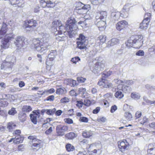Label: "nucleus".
I'll use <instances>...</instances> for the list:
<instances>
[{
	"mask_svg": "<svg viewBox=\"0 0 155 155\" xmlns=\"http://www.w3.org/2000/svg\"><path fill=\"white\" fill-rule=\"evenodd\" d=\"M49 37L48 34L43 33L40 40L38 38L33 39L31 45L32 48L40 53L46 52L51 48Z\"/></svg>",
	"mask_w": 155,
	"mask_h": 155,
	"instance_id": "1",
	"label": "nucleus"
},
{
	"mask_svg": "<svg viewBox=\"0 0 155 155\" xmlns=\"http://www.w3.org/2000/svg\"><path fill=\"white\" fill-rule=\"evenodd\" d=\"M78 28L75 24V20L74 19L69 18L67 21L66 27L63 25L61 23L56 28L58 35H61L63 32L65 33V30L67 31L69 37L71 38L77 33Z\"/></svg>",
	"mask_w": 155,
	"mask_h": 155,
	"instance_id": "2",
	"label": "nucleus"
},
{
	"mask_svg": "<svg viewBox=\"0 0 155 155\" xmlns=\"http://www.w3.org/2000/svg\"><path fill=\"white\" fill-rule=\"evenodd\" d=\"M143 37L141 35H135L132 36L125 43L126 46L128 47L139 48L142 45Z\"/></svg>",
	"mask_w": 155,
	"mask_h": 155,
	"instance_id": "3",
	"label": "nucleus"
},
{
	"mask_svg": "<svg viewBox=\"0 0 155 155\" xmlns=\"http://www.w3.org/2000/svg\"><path fill=\"white\" fill-rule=\"evenodd\" d=\"M96 15L95 18L97 20H100L96 23L97 26L99 30L103 31L106 28V22L103 21L101 20L105 18L107 15V13L105 11H97L96 12Z\"/></svg>",
	"mask_w": 155,
	"mask_h": 155,
	"instance_id": "4",
	"label": "nucleus"
},
{
	"mask_svg": "<svg viewBox=\"0 0 155 155\" xmlns=\"http://www.w3.org/2000/svg\"><path fill=\"white\" fill-rule=\"evenodd\" d=\"M36 21L33 19L26 20L25 21L23 27L25 30L27 31H32L37 25Z\"/></svg>",
	"mask_w": 155,
	"mask_h": 155,
	"instance_id": "5",
	"label": "nucleus"
},
{
	"mask_svg": "<svg viewBox=\"0 0 155 155\" xmlns=\"http://www.w3.org/2000/svg\"><path fill=\"white\" fill-rule=\"evenodd\" d=\"M104 67V61L102 60L100 62H96L93 66L91 67L90 69L93 73L96 74L103 71Z\"/></svg>",
	"mask_w": 155,
	"mask_h": 155,
	"instance_id": "6",
	"label": "nucleus"
},
{
	"mask_svg": "<svg viewBox=\"0 0 155 155\" xmlns=\"http://www.w3.org/2000/svg\"><path fill=\"white\" fill-rule=\"evenodd\" d=\"M78 40L77 42L78 48L81 50L85 49L86 46L85 44L86 39L85 36L82 34H80Z\"/></svg>",
	"mask_w": 155,
	"mask_h": 155,
	"instance_id": "7",
	"label": "nucleus"
},
{
	"mask_svg": "<svg viewBox=\"0 0 155 155\" xmlns=\"http://www.w3.org/2000/svg\"><path fill=\"white\" fill-rule=\"evenodd\" d=\"M107 74L104 73H103L102 74V78L98 82V84L101 86L102 87L104 88L109 87L111 86V84L109 83L108 81L105 79L107 77Z\"/></svg>",
	"mask_w": 155,
	"mask_h": 155,
	"instance_id": "8",
	"label": "nucleus"
},
{
	"mask_svg": "<svg viewBox=\"0 0 155 155\" xmlns=\"http://www.w3.org/2000/svg\"><path fill=\"white\" fill-rule=\"evenodd\" d=\"M14 37L15 35L14 34H11L8 36L7 35H6L5 38L2 41V45L3 47V48L5 49L9 47V41L12 40L14 39Z\"/></svg>",
	"mask_w": 155,
	"mask_h": 155,
	"instance_id": "9",
	"label": "nucleus"
},
{
	"mask_svg": "<svg viewBox=\"0 0 155 155\" xmlns=\"http://www.w3.org/2000/svg\"><path fill=\"white\" fill-rule=\"evenodd\" d=\"M128 24L127 21L125 20H122L118 22L116 24V29L119 31L124 30L128 27Z\"/></svg>",
	"mask_w": 155,
	"mask_h": 155,
	"instance_id": "10",
	"label": "nucleus"
},
{
	"mask_svg": "<svg viewBox=\"0 0 155 155\" xmlns=\"http://www.w3.org/2000/svg\"><path fill=\"white\" fill-rule=\"evenodd\" d=\"M88 15L86 14L84 16V18H82L78 22V24L81 25L82 28H84L87 26V25L89 24V22L92 19V17L90 16L88 17Z\"/></svg>",
	"mask_w": 155,
	"mask_h": 155,
	"instance_id": "11",
	"label": "nucleus"
},
{
	"mask_svg": "<svg viewBox=\"0 0 155 155\" xmlns=\"http://www.w3.org/2000/svg\"><path fill=\"white\" fill-rule=\"evenodd\" d=\"M25 40L24 37L18 36L15 38L14 43L18 48L20 49L23 47Z\"/></svg>",
	"mask_w": 155,
	"mask_h": 155,
	"instance_id": "12",
	"label": "nucleus"
},
{
	"mask_svg": "<svg viewBox=\"0 0 155 155\" xmlns=\"http://www.w3.org/2000/svg\"><path fill=\"white\" fill-rule=\"evenodd\" d=\"M118 144L120 150L122 152L124 151L125 150H127L129 146V143L126 140H124L121 141H118Z\"/></svg>",
	"mask_w": 155,
	"mask_h": 155,
	"instance_id": "13",
	"label": "nucleus"
},
{
	"mask_svg": "<svg viewBox=\"0 0 155 155\" xmlns=\"http://www.w3.org/2000/svg\"><path fill=\"white\" fill-rule=\"evenodd\" d=\"M68 129V127L66 126L58 125L56 127V131L59 136H63L64 134L65 131Z\"/></svg>",
	"mask_w": 155,
	"mask_h": 155,
	"instance_id": "14",
	"label": "nucleus"
},
{
	"mask_svg": "<svg viewBox=\"0 0 155 155\" xmlns=\"http://www.w3.org/2000/svg\"><path fill=\"white\" fill-rule=\"evenodd\" d=\"M40 111L39 110L33 111L30 115V117L31 121L35 124H36L37 122V118L40 116Z\"/></svg>",
	"mask_w": 155,
	"mask_h": 155,
	"instance_id": "15",
	"label": "nucleus"
},
{
	"mask_svg": "<svg viewBox=\"0 0 155 155\" xmlns=\"http://www.w3.org/2000/svg\"><path fill=\"white\" fill-rule=\"evenodd\" d=\"M117 89L120 91L121 90L124 92L125 93H130L131 91V87L127 85H125V84H117Z\"/></svg>",
	"mask_w": 155,
	"mask_h": 155,
	"instance_id": "16",
	"label": "nucleus"
},
{
	"mask_svg": "<svg viewBox=\"0 0 155 155\" xmlns=\"http://www.w3.org/2000/svg\"><path fill=\"white\" fill-rule=\"evenodd\" d=\"M129 7L128 4L125 5L124 6L120 12L121 17L123 18H127L128 16V11Z\"/></svg>",
	"mask_w": 155,
	"mask_h": 155,
	"instance_id": "17",
	"label": "nucleus"
},
{
	"mask_svg": "<svg viewBox=\"0 0 155 155\" xmlns=\"http://www.w3.org/2000/svg\"><path fill=\"white\" fill-rule=\"evenodd\" d=\"M41 5L43 8L47 6L48 7L53 8L54 7L55 4L50 1L41 0L40 3Z\"/></svg>",
	"mask_w": 155,
	"mask_h": 155,
	"instance_id": "18",
	"label": "nucleus"
},
{
	"mask_svg": "<svg viewBox=\"0 0 155 155\" xmlns=\"http://www.w3.org/2000/svg\"><path fill=\"white\" fill-rule=\"evenodd\" d=\"M114 82L117 84H122L131 85L134 84V81L131 80H120L119 79H116L114 80Z\"/></svg>",
	"mask_w": 155,
	"mask_h": 155,
	"instance_id": "19",
	"label": "nucleus"
},
{
	"mask_svg": "<svg viewBox=\"0 0 155 155\" xmlns=\"http://www.w3.org/2000/svg\"><path fill=\"white\" fill-rule=\"evenodd\" d=\"M120 12L118 11L112 12L111 13V19L112 21H117L120 19Z\"/></svg>",
	"mask_w": 155,
	"mask_h": 155,
	"instance_id": "20",
	"label": "nucleus"
},
{
	"mask_svg": "<svg viewBox=\"0 0 155 155\" xmlns=\"http://www.w3.org/2000/svg\"><path fill=\"white\" fill-rule=\"evenodd\" d=\"M148 148L147 152L148 155H155V144H150Z\"/></svg>",
	"mask_w": 155,
	"mask_h": 155,
	"instance_id": "21",
	"label": "nucleus"
},
{
	"mask_svg": "<svg viewBox=\"0 0 155 155\" xmlns=\"http://www.w3.org/2000/svg\"><path fill=\"white\" fill-rule=\"evenodd\" d=\"M14 64L12 63V62H10L5 60L1 65V68L2 69L4 68L5 69L7 68H11Z\"/></svg>",
	"mask_w": 155,
	"mask_h": 155,
	"instance_id": "22",
	"label": "nucleus"
},
{
	"mask_svg": "<svg viewBox=\"0 0 155 155\" xmlns=\"http://www.w3.org/2000/svg\"><path fill=\"white\" fill-rule=\"evenodd\" d=\"M7 30V25L6 24L3 23L2 27L0 30V39L2 38L6 33Z\"/></svg>",
	"mask_w": 155,
	"mask_h": 155,
	"instance_id": "23",
	"label": "nucleus"
},
{
	"mask_svg": "<svg viewBox=\"0 0 155 155\" xmlns=\"http://www.w3.org/2000/svg\"><path fill=\"white\" fill-rule=\"evenodd\" d=\"M28 138L31 140L30 142L31 143H42L41 140L36 138L35 136H30L28 137Z\"/></svg>",
	"mask_w": 155,
	"mask_h": 155,
	"instance_id": "24",
	"label": "nucleus"
},
{
	"mask_svg": "<svg viewBox=\"0 0 155 155\" xmlns=\"http://www.w3.org/2000/svg\"><path fill=\"white\" fill-rule=\"evenodd\" d=\"M119 42V39L115 38H114L108 41L107 46L108 47L113 46L118 43Z\"/></svg>",
	"mask_w": 155,
	"mask_h": 155,
	"instance_id": "25",
	"label": "nucleus"
},
{
	"mask_svg": "<svg viewBox=\"0 0 155 155\" xmlns=\"http://www.w3.org/2000/svg\"><path fill=\"white\" fill-rule=\"evenodd\" d=\"M23 140V137H21L20 135H17L14 138L13 143L16 144L21 143L22 142Z\"/></svg>",
	"mask_w": 155,
	"mask_h": 155,
	"instance_id": "26",
	"label": "nucleus"
},
{
	"mask_svg": "<svg viewBox=\"0 0 155 155\" xmlns=\"http://www.w3.org/2000/svg\"><path fill=\"white\" fill-rule=\"evenodd\" d=\"M149 22H147L146 21L143 20L141 23L140 24V28L142 29H146L148 28Z\"/></svg>",
	"mask_w": 155,
	"mask_h": 155,
	"instance_id": "27",
	"label": "nucleus"
},
{
	"mask_svg": "<svg viewBox=\"0 0 155 155\" xmlns=\"http://www.w3.org/2000/svg\"><path fill=\"white\" fill-rule=\"evenodd\" d=\"M16 125L13 122H10L8 123L7 124V128L9 131H11L15 128Z\"/></svg>",
	"mask_w": 155,
	"mask_h": 155,
	"instance_id": "28",
	"label": "nucleus"
},
{
	"mask_svg": "<svg viewBox=\"0 0 155 155\" xmlns=\"http://www.w3.org/2000/svg\"><path fill=\"white\" fill-rule=\"evenodd\" d=\"M5 60L8 62H12V63L14 64L16 61V58L13 55H8L7 57Z\"/></svg>",
	"mask_w": 155,
	"mask_h": 155,
	"instance_id": "29",
	"label": "nucleus"
},
{
	"mask_svg": "<svg viewBox=\"0 0 155 155\" xmlns=\"http://www.w3.org/2000/svg\"><path fill=\"white\" fill-rule=\"evenodd\" d=\"M93 134V132L92 131L85 130L83 132L82 135L84 137L89 138L92 136Z\"/></svg>",
	"mask_w": 155,
	"mask_h": 155,
	"instance_id": "30",
	"label": "nucleus"
},
{
	"mask_svg": "<svg viewBox=\"0 0 155 155\" xmlns=\"http://www.w3.org/2000/svg\"><path fill=\"white\" fill-rule=\"evenodd\" d=\"M56 54V52L55 50H52L51 51L50 53L48 56V58L51 61L53 60V58H55V56Z\"/></svg>",
	"mask_w": 155,
	"mask_h": 155,
	"instance_id": "31",
	"label": "nucleus"
},
{
	"mask_svg": "<svg viewBox=\"0 0 155 155\" xmlns=\"http://www.w3.org/2000/svg\"><path fill=\"white\" fill-rule=\"evenodd\" d=\"M67 81L68 82L67 84L71 87H74L78 85V84L76 83V81L71 79H68L67 80Z\"/></svg>",
	"mask_w": 155,
	"mask_h": 155,
	"instance_id": "32",
	"label": "nucleus"
},
{
	"mask_svg": "<svg viewBox=\"0 0 155 155\" xmlns=\"http://www.w3.org/2000/svg\"><path fill=\"white\" fill-rule=\"evenodd\" d=\"M32 144L31 147L33 148L36 149V150H38L40 148L42 147V143H31Z\"/></svg>",
	"mask_w": 155,
	"mask_h": 155,
	"instance_id": "33",
	"label": "nucleus"
},
{
	"mask_svg": "<svg viewBox=\"0 0 155 155\" xmlns=\"http://www.w3.org/2000/svg\"><path fill=\"white\" fill-rule=\"evenodd\" d=\"M26 114L25 113H20L18 115V118L21 122H23L26 120Z\"/></svg>",
	"mask_w": 155,
	"mask_h": 155,
	"instance_id": "34",
	"label": "nucleus"
},
{
	"mask_svg": "<svg viewBox=\"0 0 155 155\" xmlns=\"http://www.w3.org/2000/svg\"><path fill=\"white\" fill-rule=\"evenodd\" d=\"M105 0H90L91 3L93 5H98L103 3Z\"/></svg>",
	"mask_w": 155,
	"mask_h": 155,
	"instance_id": "35",
	"label": "nucleus"
},
{
	"mask_svg": "<svg viewBox=\"0 0 155 155\" xmlns=\"http://www.w3.org/2000/svg\"><path fill=\"white\" fill-rule=\"evenodd\" d=\"M77 136L76 134L74 132H70L66 135V137L69 139H72Z\"/></svg>",
	"mask_w": 155,
	"mask_h": 155,
	"instance_id": "36",
	"label": "nucleus"
},
{
	"mask_svg": "<svg viewBox=\"0 0 155 155\" xmlns=\"http://www.w3.org/2000/svg\"><path fill=\"white\" fill-rule=\"evenodd\" d=\"M68 152L73 151L74 150V147L70 143H68L65 146Z\"/></svg>",
	"mask_w": 155,
	"mask_h": 155,
	"instance_id": "37",
	"label": "nucleus"
},
{
	"mask_svg": "<svg viewBox=\"0 0 155 155\" xmlns=\"http://www.w3.org/2000/svg\"><path fill=\"white\" fill-rule=\"evenodd\" d=\"M66 93L65 89L64 87L60 88L57 89L56 93V94L60 95L64 94Z\"/></svg>",
	"mask_w": 155,
	"mask_h": 155,
	"instance_id": "38",
	"label": "nucleus"
},
{
	"mask_svg": "<svg viewBox=\"0 0 155 155\" xmlns=\"http://www.w3.org/2000/svg\"><path fill=\"white\" fill-rule=\"evenodd\" d=\"M55 91L54 89L53 88H51L50 89L45 90L41 94V95H43L44 94L47 95L48 94H51L54 93Z\"/></svg>",
	"mask_w": 155,
	"mask_h": 155,
	"instance_id": "39",
	"label": "nucleus"
},
{
	"mask_svg": "<svg viewBox=\"0 0 155 155\" xmlns=\"http://www.w3.org/2000/svg\"><path fill=\"white\" fill-rule=\"evenodd\" d=\"M60 21L58 20L54 21L52 23V27L54 28V29L55 28L56 30V28L60 25Z\"/></svg>",
	"mask_w": 155,
	"mask_h": 155,
	"instance_id": "40",
	"label": "nucleus"
},
{
	"mask_svg": "<svg viewBox=\"0 0 155 155\" xmlns=\"http://www.w3.org/2000/svg\"><path fill=\"white\" fill-rule=\"evenodd\" d=\"M22 110L23 112H28L31 110V108L30 106L25 105L23 106Z\"/></svg>",
	"mask_w": 155,
	"mask_h": 155,
	"instance_id": "41",
	"label": "nucleus"
},
{
	"mask_svg": "<svg viewBox=\"0 0 155 155\" xmlns=\"http://www.w3.org/2000/svg\"><path fill=\"white\" fill-rule=\"evenodd\" d=\"M140 94L138 93L133 92L131 94V97L135 100L139 99H140Z\"/></svg>",
	"mask_w": 155,
	"mask_h": 155,
	"instance_id": "42",
	"label": "nucleus"
},
{
	"mask_svg": "<svg viewBox=\"0 0 155 155\" xmlns=\"http://www.w3.org/2000/svg\"><path fill=\"white\" fill-rule=\"evenodd\" d=\"M151 18V14L150 13H147L145 15L144 20L146 21L147 22H149Z\"/></svg>",
	"mask_w": 155,
	"mask_h": 155,
	"instance_id": "43",
	"label": "nucleus"
},
{
	"mask_svg": "<svg viewBox=\"0 0 155 155\" xmlns=\"http://www.w3.org/2000/svg\"><path fill=\"white\" fill-rule=\"evenodd\" d=\"M125 118L128 121L131 120L132 118L131 114L129 112H125L124 114Z\"/></svg>",
	"mask_w": 155,
	"mask_h": 155,
	"instance_id": "44",
	"label": "nucleus"
},
{
	"mask_svg": "<svg viewBox=\"0 0 155 155\" xmlns=\"http://www.w3.org/2000/svg\"><path fill=\"white\" fill-rule=\"evenodd\" d=\"M114 95L116 98L119 99H121L124 96V95L122 94V92L119 91H118L116 92L115 93Z\"/></svg>",
	"mask_w": 155,
	"mask_h": 155,
	"instance_id": "45",
	"label": "nucleus"
},
{
	"mask_svg": "<svg viewBox=\"0 0 155 155\" xmlns=\"http://www.w3.org/2000/svg\"><path fill=\"white\" fill-rule=\"evenodd\" d=\"M80 60V58L79 57L76 56L72 58L71 60V61L73 63V64H76L77 62H78Z\"/></svg>",
	"mask_w": 155,
	"mask_h": 155,
	"instance_id": "46",
	"label": "nucleus"
},
{
	"mask_svg": "<svg viewBox=\"0 0 155 155\" xmlns=\"http://www.w3.org/2000/svg\"><path fill=\"white\" fill-rule=\"evenodd\" d=\"M8 114L9 115L14 116L15 114L17 113V112L15 108L12 107L9 110L8 112Z\"/></svg>",
	"mask_w": 155,
	"mask_h": 155,
	"instance_id": "47",
	"label": "nucleus"
},
{
	"mask_svg": "<svg viewBox=\"0 0 155 155\" xmlns=\"http://www.w3.org/2000/svg\"><path fill=\"white\" fill-rule=\"evenodd\" d=\"M60 36L56 35V39L58 41H63L67 39L66 36H62L61 35Z\"/></svg>",
	"mask_w": 155,
	"mask_h": 155,
	"instance_id": "48",
	"label": "nucleus"
},
{
	"mask_svg": "<svg viewBox=\"0 0 155 155\" xmlns=\"http://www.w3.org/2000/svg\"><path fill=\"white\" fill-rule=\"evenodd\" d=\"M23 0H16L15 4H14L15 6L22 7L24 6V4L23 3Z\"/></svg>",
	"mask_w": 155,
	"mask_h": 155,
	"instance_id": "49",
	"label": "nucleus"
},
{
	"mask_svg": "<svg viewBox=\"0 0 155 155\" xmlns=\"http://www.w3.org/2000/svg\"><path fill=\"white\" fill-rule=\"evenodd\" d=\"M77 8L76 9V12L77 13L80 14H84L87 12V11L84 10L81 8H79L77 7Z\"/></svg>",
	"mask_w": 155,
	"mask_h": 155,
	"instance_id": "50",
	"label": "nucleus"
},
{
	"mask_svg": "<svg viewBox=\"0 0 155 155\" xmlns=\"http://www.w3.org/2000/svg\"><path fill=\"white\" fill-rule=\"evenodd\" d=\"M56 109L54 108L52 109H46V114L48 115H53L55 112Z\"/></svg>",
	"mask_w": 155,
	"mask_h": 155,
	"instance_id": "51",
	"label": "nucleus"
},
{
	"mask_svg": "<svg viewBox=\"0 0 155 155\" xmlns=\"http://www.w3.org/2000/svg\"><path fill=\"white\" fill-rule=\"evenodd\" d=\"M106 38L105 35H101L98 37V39L101 42L104 43L106 41Z\"/></svg>",
	"mask_w": 155,
	"mask_h": 155,
	"instance_id": "52",
	"label": "nucleus"
},
{
	"mask_svg": "<svg viewBox=\"0 0 155 155\" xmlns=\"http://www.w3.org/2000/svg\"><path fill=\"white\" fill-rule=\"evenodd\" d=\"M69 101V99L68 97H64L62 98L60 100L61 102L62 103H68Z\"/></svg>",
	"mask_w": 155,
	"mask_h": 155,
	"instance_id": "53",
	"label": "nucleus"
},
{
	"mask_svg": "<svg viewBox=\"0 0 155 155\" xmlns=\"http://www.w3.org/2000/svg\"><path fill=\"white\" fill-rule=\"evenodd\" d=\"M79 121L87 123L88 122V119L87 117H81Z\"/></svg>",
	"mask_w": 155,
	"mask_h": 155,
	"instance_id": "54",
	"label": "nucleus"
},
{
	"mask_svg": "<svg viewBox=\"0 0 155 155\" xmlns=\"http://www.w3.org/2000/svg\"><path fill=\"white\" fill-rule=\"evenodd\" d=\"M77 80L79 82L82 83L85 82L86 79L82 77H78L77 78Z\"/></svg>",
	"mask_w": 155,
	"mask_h": 155,
	"instance_id": "55",
	"label": "nucleus"
},
{
	"mask_svg": "<svg viewBox=\"0 0 155 155\" xmlns=\"http://www.w3.org/2000/svg\"><path fill=\"white\" fill-rule=\"evenodd\" d=\"M84 105L89 106L91 103V101L88 99H85L84 101Z\"/></svg>",
	"mask_w": 155,
	"mask_h": 155,
	"instance_id": "56",
	"label": "nucleus"
},
{
	"mask_svg": "<svg viewBox=\"0 0 155 155\" xmlns=\"http://www.w3.org/2000/svg\"><path fill=\"white\" fill-rule=\"evenodd\" d=\"M64 121L68 124H72L73 123V121L72 119L70 118H66L64 119Z\"/></svg>",
	"mask_w": 155,
	"mask_h": 155,
	"instance_id": "57",
	"label": "nucleus"
},
{
	"mask_svg": "<svg viewBox=\"0 0 155 155\" xmlns=\"http://www.w3.org/2000/svg\"><path fill=\"white\" fill-rule=\"evenodd\" d=\"M54 95H51L47 97L46 100L49 101H52L54 100Z\"/></svg>",
	"mask_w": 155,
	"mask_h": 155,
	"instance_id": "58",
	"label": "nucleus"
},
{
	"mask_svg": "<svg viewBox=\"0 0 155 155\" xmlns=\"http://www.w3.org/2000/svg\"><path fill=\"white\" fill-rule=\"evenodd\" d=\"M141 116V112L140 111H137L135 114V117H136V120H137V119H138Z\"/></svg>",
	"mask_w": 155,
	"mask_h": 155,
	"instance_id": "59",
	"label": "nucleus"
},
{
	"mask_svg": "<svg viewBox=\"0 0 155 155\" xmlns=\"http://www.w3.org/2000/svg\"><path fill=\"white\" fill-rule=\"evenodd\" d=\"M136 54L137 56H142L144 55V52L143 50H140L136 53Z\"/></svg>",
	"mask_w": 155,
	"mask_h": 155,
	"instance_id": "60",
	"label": "nucleus"
},
{
	"mask_svg": "<svg viewBox=\"0 0 155 155\" xmlns=\"http://www.w3.org/2000/svg\"><path fill=\"white\" fill-rule=\"evenodd\" d=\"M117 109V107L115 105H114L112 106L111 107L110 111L111 113H114V112Z\"/></svg>",
	"mask_w": 155,
	"mask_h": 155,
	"instance_id": "61",
	"label": "nucleus"
},
{
	"mask_svg": "<svg viewBox=\"0 0 155 155\" xmlns=\"http://www.w3.org/2000/svg\"><path fill=\"white\" fill-rule=\"evenodd\" d=\"M147 118L146 117H144L143 119L140 121V124H144V123L147 122Z\"/></svg>",
	"mask_w": 155,
	"mask_h": 155,
	"instance_id": "62",
	"label": "nucleus"
},
{
	"mask_svg": "<svg viewBox=\"0 0 155 155\" xmlns=\"http://www.w3.org/2000/svg\"><path fill=\"white\" fill-rule=\"evenodd\" d=\"M77 102L76 106L79 108L82 107L84 105L83 103L81 101H78Z\"/></svg>",
	"mask_w": 155,
	"mask_h": 155,
	"instance_id": "63",
	"label": "nucleus"
},
{
	"mask_svg": "<svg viewBox=\"0 0 155 155\" xmlns=\"http://www.w3.org/2000/svg\"><path fill=\"white\" fill-rule=\"evenodd\" d=\"M52 128L50 127L49 129L47 130L45 132V133L47 134H49L51 133L52 131Z\"/></svg>",
	"mask_w": 155,
	"mask_h": 155,
	"instance_id": "64",
	"label": "nucleus"
}]
</instances>
